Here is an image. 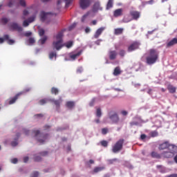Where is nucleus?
I'll return each mask as SVG.
<instances>
[{"label":"nucleus","mask_w":177,"mask_h":177,"mask_svg":"<svg viewBox=\"0 0 177 177\" xmlns=\"http://www.w3.org/2000/svg\"><path fill=\"white\" fill-rule=\"evenodd\" d=\"M160 57V52L154 48H151L149 50L147 56L146 57V63L149 66H153L158 62Z\"/></svg>","instance_id":"obj_1"},{"label":"nucleus","mask_w":177,"mask_h":177,"mask_svg":"<svg viewBox=\"0 0 177 177\" xmlns=\"http://www.w3.org/2000/svg\"><path fill=\"white\" fill-rule=\"evenodd\" d=\"M64 32V31L62 30L55 35V41H53V46L56 50H60L64 46L63 44Z\"/></svg>","instance_id":"obj_2"},{"label":"nucleus","mask_w":177,"mask_h":177,"mask_svg":"<svg viewBox=\"0 0 177 177\" xmlns=\"http://www.w3.org/2000/svg\"><path fill=\"white\" fill-rule=\"evenodd\" d=\"M32 136H33V138H37V140L39 143H44V142L48 139V134L44 136L41 133L39 130H32Z\"/></svg>","instance_id":"obj_3"},{"label":"nucleus","mask_w":177,"mask_h":177,"mask_svg":"<svg viewBox=\"0 0 177 177\" xmlns=\"http://www.w3.org/2000/svg\"><path fill=\"white\" fill-rule=\"evenodd\" d=\"M130 16H131L132 19L127 18V16H124L123 18V23H129V21H132V20H138L139 17H140V12L136 10H131L129 12Z\"/></svg>","instance_id":"obj_4"},{"label":"nucleus","mask_w":177,"mask_h":177,"mask_svg":"<svg viewBox=\"0 0 177 177\" xmlns=\"http://www.w3.org/2000/svg\"><path fill=\"white\" fill-rule=\"evenodd\" d=\"M169 150V151H164L161 153L164 158H172L175 154H177V146H171V149Z\"/></svg>","instance_id":"obj_5"},{"label":"nucleus","mask_w":177,"mask_h":177,"mask_svg":"<svg viewBox=\"0 0 177 177\" xmlns=\"http://www.w3.org/2000/svg\"><path fill=\"white\" fill-rule=\"evenodd\" d=\"M124 139H120L112 147V151L115 154L117 153H120V151H121V150H122V147L124 146Z\"/></svg>","instance_id":"obj_6"},{"label":"nucleus","mask_w":177,"mask_h":177,"mask_svg":"<svg viewBox=\"0 0 177 177\" xmlns=\"http://www.w3.org/2000/svg\"><path fill=\"white\" fill-rule=\"evenodd\" d=\"M109 118L113 122V124H118V122H120V117L115 111L109 112Z\"/></svg>","instance_id":"obj_7"},{"label":"nucleus","mask_w":177,"mask_h":177,"mask_svg":"<svg viewBox=\"0 0 177 177\" xmlns=\"http://www.w3.org/2000/svg\"><path fill=\"white\" fill-rule=\"evenodd\" d=\"M79 3L81 9L85 10V9H88L91 6L92 1L91 0H80Z\"/></svg>","instance_id":"obj_8"},{"label":"nucleus","mask_w":177,"mask_h":177,"mask_svg":"<svg viewBox=\"0 0 177 177\" xmlns=\"http://www.w3.org/2000/svg\"><path fill=\"white\" fill-rule=\"evenodd\" d=\"M172 146L176 145H171L169 144V142L165 141L159 145V150H165V149H169V150H171V149H172Z\"/></svg>","instance_id":"obj_9"},{"label":"nucleus","mask_w":177,"mask_h":177,"mask_svg":"<svg viewBox=\"0 0 177 177\" xmlns=\"http://www.w3.org/2000/svg\"><path fill=\"white\" fill-rule=\"evenodd\" d=\"M140 44L138 41L133 42L129 47H128V52H133V50H136V49H139Z\"/></svg>","instance_id":"obj_10"},{"label":"nucleus","mask_w":177,"mask_h":177,"mask_svg":"<svg viewBox=\"0 0 177 177\" xmlns=\"http://www.w3.org/2000/svg\"><path fill=\"white\" fill-rule=\"evenodd\" d=\"M11 30H15L18 31V32H21L23 31V28L17 24V23H12L10 25Z\"/></svg>","instance_id":"obj_11"},{"label":"nucleus","mask_w":177,"mask_h":177,"mask_svg":"<svg viewBox=\"0 0 177 177\" xmlns=\"http://www.w3.org/2000/svg\"><path fill=\"white\" fill-rule=\"evenodd\" d=\"M23 95V93H18L15 97L10 99L8 104H15L16 103V100L20 97Z\"/></svg>","instance_id":"obj_12"},{"label":"nucleus","mask_w":177,"mask_h":177,"mask_svg":"<svg viewBox=\"0 0 177 177\" xmlns=\"http://www.w3.org/2000/svg\"><path fill=\"white\" fill-rule=\"evenodd\" d=\"M50 102L54 103L56 106V109H60V104L63 102L62 97H59V100H50Z\"/></svg>","instance_id":"obj_13"},{"label":"nucleus","mask_w":177,"mask_h":177,"mask_svg":"<svg viewBox=\"0 0 177 177\" xmlns=\"http://www.w3.org/2000/svg\"><path fill=\"white\" fill-rule=\"evenodd\" d=\"M118 54L117 53V51L115 50H110L109 53V59L110 60H115L117 59V55Z\"/></svg>","instance_id":"obj_14"},{"label":"nucleus","mask_w":177,"mask_h":177,"mask_svg":"<svg viewBox=\"0 0 177 177\" xmlns=\"http://www.w3.org/2000/svg\"><path fill=\"white\" fill-rule=\"evenodd\" d=\"M103 31H104V28L101 27L100 28H98L95 33L94 34V38L95 39H97V38H99V37H100V35H102V32H103Z\"/></svg>","instance_id":"obj_15"},{"label":"nucleus","mask_w":177,"mask_h":177,"mask_svg":"<svg viewBox=\"0 0 177 177\" xmlns=\"http://www.w3.org/2000/svg\"><path fill=\"white\" fill-rule=\"evenodd\" d=\"M122 12H124L122 8H118V9L115 10L113 11V17H120V16H122Z\"/></svg>","instance_id":"obj_16"},{"label":"nucleus","mask_w":177,"mask_h":177,"mask_svg":"<svg viewBox=\"0 0 177 177\" xmlns=\"http://www.w3.org/2000/svg\"><path fill=\"white\" fill-rule=\"evenodd\" d=\"M97 10H102V8H100V3L95 2L93 6V11L97 12Z\"/></svg>","instance_id":"obj_17"},{"label":"nucleus","mask_w":177,"mask_h":177,"mask_svg":"<svg viewBox=\"0 0 177 177\" xmlns=\"http://www.w3.org/2000/svg\"><path fill=\"white\" fill-rule=\"evenodd\" d=\"M48 18V13L41 11L40 13V20L41 21H45V20H46V19Z\"/></svg>","instance_id":"obj_18"},{"label":"nucleus","mask_w":177,"mask_h":177,"mask_svg":"<svg viewBox=\"0 0 177 177\" xmlns=\"http://www.w3.org/2000/svg\"><path fill=\"white\" fill-rule=\"evenodd\" d=\"M113 5H114V0H109L106 3V10L111 9V8H113Z\"/></svg>","instance_id":"obj_19"},{"label":"nucleus","mask_w":177,"mask_h":177,"mask_svg":"<svg viewBox=\"0 0 177 177\" xmlns=\"http://www.w3.org/2000/svg\"><path fill=\"white\" fill-rule=\"evenodd\" d=\"M104 167H95L94 169L93 170V174H97L98 172H102V171H104Z\"/></svg>","instance_id":"obj_20"},{"label":"nucleus","mask_w":177,"mask_h":177,"mask_svg":"<svg viewBox=\"0 0 177 177\" xmlns=\"http://www.w3.org/2000/svg\"><path fill=\"white\" fill-rule=\"evenodd\" d=\"M124 32V28H118L114 30V35H121Z\"/></svg>","instance_id":"obj_21"},{"label":"nucleus","mask_w":177,"mask_h":177,"mask_svg":"<svg viewBox=\"0 0 177 177\" xmlns=\"http://www.w3.org/2000/svg\"><path fill=\"white\" fill-rule=\"evenodd\" d=\"M177 44V38H174L170 41H169L167 44V46L169 48V46H174V45H176Z\"/></svg>","instance_id":"obj_22"},{"label":"nucleus","mask_w":177,"mask_h":177,"mask_svg":"<svg viewBox=\"0 0 177 177\" xmlns=\"http://www.w3.org/2000/svg\"><path fill=\"white\" fill-rule=\"evenodd\" d=\"M167 89H168L169 93H175V92H176V87H175L172 85H169L167 87Z\"/></svg>","instance_id":"obj_23"},{"label":"nucleus","mask_w":177,"mask_h":177,"mask_svg":"<svg viewBox=\"0 0 177 177\" xmlns=\"http://www.w3.org/2000/svg\"><path fill=\"white\" fill-rule=\"evenodd\" d=\"M120 74H121V68H120V66H117L114 69L113 75L117 77V75H120Z\"/></svg>","instance_id":"obj_24"},{"label":"nucleus","mask_w":177,"mask_h":177,"mask_svg":"<svg viewBox=\"0 0 177 177\" xmlns=\"http://www.w3.org/2000/svg\"><path fill=\"white\" fill-rule=\"evenodd\" d=\"M81 51H79L78 53H75V54H72L70 55V58L72 60H75V59H77V57H79V56H81Z\"/></svg>","instance_id":"obj_25"},{"label":"nucleus","mask_w":177,"mask_h":177,"mask_svg":"<svg viewBox=\"0 0 177 177\" xmlns=\"http://www.w3.org/2000/svg\"><path fill=\"white\" fill-rule=\"evenodd\" d=\"M66 106L68 109H73L75 106V103L73 101H68L66 102Z\"/></svg>","instance_id":"obj_26"},{"label":"nucleus","mask_w":177,"mask_h":177,"mask_svg":"<svg viewBox=\"0 0 177 177\" xmlns=\"http://www.w3.org/2000/svg\"><path fill=\"white\" fill-rule=\"evenodd\" d=\"M50 100L48 99V98H44L41 99L39 101V103L41 106H44V104H46V103H48V102H50Z\"/></svg>","instance_id":"obj_27"},{"label":"nucleus","mask_w":177,"mask_h":177,"mask_svg":"<svg viewBox=\"0 0 177 177\" xmlns=\"http://www.w3.org/2000/svg\"><path fill=\"white\" fill-rule=\"evenodd\" d=\"M151 156L153 158H161V156L156 151H152Z\"/></svg>","instance_id":"obj_28"},{"label":"nucleus","mask_w":177,"mask_h":177,"mask_svg":"<svg viewBox=\"0 0 177 177\" xmlns=\"http://www.w3.org/2000/svg\"><path fill=\"white\" fill-rule=\"evenodd\" d=\"M51 93L53 95H59V88H57L56 87H53L51 88Z\"/></svg>","instance_id":"obj_29"},{"label":"nucleus","mask_w":177,"mask_h":177,"mask_svg":"<svg viewBox=\"0 0 177 177\" xmlns=\"http://www.w3.org/2000/svg\"><path fill=\"white\" fill-rule=\"evenodd\" d=\"M64 46H66L68 49H70L73 46V41H70L64 44Z\"/></svg>","instance_id":"obj_30"},{"label":"nucleus","mask_w":177,"mask_h":177,"mask_svg":"<svg viewBox=\"0 0 177 177\" xmlns=\"http://www.w3.org/2000/svg\"><path fill=\"white\" fill-rule=\"evenodd\" d=\"M96 116L98 117V118H100V117H102V109H100V108L97 109Z\"/></svg>","instance_id":"obj_31"},{"label":"nucleus","mask_w":177,"mask_h":177,"mask_svg":"<svg viewBox=\"0 0 177 177\" xmlns=\"http://www.w3.org/2000/svg\"><path fill=\"white\" fill-rule=\"evenodd\" d=\"M100 144L103 147H107V146H109V142H107L106 140L101 141Z\"/></svg>","instance_id":"obj_32"},{"label":"nucleus","mask_w":177,"mask_h":177,"mask_svg":"<svg viewBox=\"0 0 177 177\" xmlns=\"http://www.w3.org/2000/svg\"><path fill=\"white\" fill-rule=\"evenodd\" d=\"M28 44L30 45H34V44H35V39H34V37H30L28 39Z\"/></svg>","instance_id":"obj_33"},{"label":"nucleus","mask_w":177,"mask_h":177,"mask_svg":"<svg viewBox=\"0 0 177 177\" xmlns=\"http://www.w3.org/2000/svg\"><path fill=\"white\" fill-rule=\"evenodd\" d=\"M35 15H32V17H29L27 21L30 23H32L33 21H35Z\"/></svg>","instance_id":"obj_34"},{"label":"nucleus","mask_w":177,"mask_h":177,"mask_svg":"<svg viewBox=\"0 0 177 177\" xmlns=\"http://www.w3.org/2000/svg\"><path fill=\"white\" fill-rule=\"evenodd\" d=\"M48 39V37L46 36H44V37H42L39 41L41 43V45H44V44H45L46 42V40Z\"/></svg>","instance_id":"obj_35"},{"label":"nucleus","mask_w":177,"mask_h":177,"mask_svg":"<svg viewBox=\"0 0 177 177\" xmlns=\"http://www.w3.org/2000/svg\"><path fill=\"white\" fill-rule=\"evenodd\" d=\"M14 4H15V0H10L7 6H8V8H12V6H13Z\"/></svg>","instance_id":"obj_36"},{"label":"nucleus","mask_w":177,"mask_h":177,"mask_svg":"<svg viewBox=\"0 0 177 177\" xmlns=\"http://www.w3.org/2000/svg\"><path fill=\"white\" fill-rule=\"evenodd\" d=\"M75 27H77V23H73L72 25H71L68 27V30L71 31V30H73V28H75Z\"/></svg>","instance_id":"obj_37"},{"label":"nucleus","mask_w":177,"mask_h":177,"mask_svg":"<svg viewBox=\"0 0 177 177\" xmlns=\"http://www.w3.org/2000/svg\"><path fill=\"white\" fill-rule=\"evenodd\" d=\"M151 136L152 138H156V136H158V132L154 131L151 132Z\"/></svg>","instance_id":"obj_38"},{"label":"nucleus","mask_w":177,"mask_h":177,"mask_svg":"<svg viewBox=\"0 0 177 177\" xmlns=\"http://www.w3.org/2000/svg\"><path fill=\"white\" fill-rule=\"evenodd\" d=\"M1 21L3 24H7L8 21H9V19H8V18L4 17L1 19Z\"/></svg>","instance_id":"obj_39"},{"label":"nucleus","mask_w":177,"mask_h":177,"mask_svg":"<svg viewBox=\"0 0 177 177\" xmlns=\"http://www.w3.org/2000/svg\"><path fill=\"white\" fill-rule=\"evenodd\" d=\"M53 57H56V53L55 52H51L49 54V59H52Z\"/></svg>","instance_id":"obj_40"},{"label":"nucleus","mask_w":177,"mask_h":177,"mask_svg":"<svg viewBox=\"0 0 177 177\" xmlns=\"http://www.w3.org/2000/svg\"><path fill=\"white\" fill-rule=\"evenodd\" d=\"M19 5L23 8H26V0H19Z\"/></svg>","instance_id":"obj_41"},{"label":"nucleus","mask_w":177,"mask_h":177,"mask_svg":"<svg viewBox=\"0 0 177 177\" xmlns=\"http://www.w3.org/2000/svg\"><path fill=\"white\" fill-rule=\"evenodd\" d=\"M89 16V12H87L86 15H83L82 17V22L84 23L86 19Z\"/></svg>","instance_id":"obj_42"},{"label":"nucleus","mask_w":177,"mask_h":177,"mask_svg":"<svg viewBox=\"0 0 177 177\" xmlns=\"http://www.w3.org/2000/svg\"><path fill=\"white\" fill-rule=\"evenodd\" d=\"M119 55L121 57H124V56H125V50H120Z\"/></svg>","instance_id":"obj_43"},{"label":"nucleus","mask_w":177,"mask_h":177,"mask_svg":"<svg viewBox=\"0 0 177 177\" xmlns=\"http://www.w3.org/2000/svg\"><path fill=\"white\" fill-rule=\"evenodd\" d=\"M30 26V23L28 22V20H24L23 22V26L24 27H28Z\"/></svg>","instance_id":"obj_44"},{"label":"nucleus","mask_w":177,"mask_h":177,"mask_svg":"<svg viewBox=\"0 0 177 177\" xmlns=\"http://www.w3.org/2000/svg\"><path fill=\"white\" fill-rule=\"evenodd\" d=\"M45 35V30L44 29H40L39 30V35H40V37H42Z\"/></svg>","instance_id":"obj_45"},{"label":"nucleus","mask_w":177,"mask_h":177,"mask_svg":"<svg viewBox=\"0 0 177 177\" xmlns=\"http://www.w3.org/2000/svg\"><path fill=\"white\" fill-rule=\"evenodd\" d=\"M96 102V100L95 98H93V100H91V101L89 103V106L91 107L95 105V103Z\"/></svg>","instance_id":"obj_46"},{"label":"nucleus","mask_w":177,"mask_h":177,"mask_svg":"<svg viewBox=\"0 0 177 177\" xmlns=\"http://www.w3.org/2000/svg\"><path fill=\"white\" fill-rule=\"evenodd\" d=\"M66 2V7L68 8L70 6V3L73 2V0H64Z\"/></svg>","instance_id":"obj_47"},{"label":"nucleus","mask_w":177,"mask_h":177,"mask_svg":"<svg viewBox=\"0 0 177 177\" xmlns=\"http://www.w3.org/2000/svg\"><path fill=\"white\" fill-rule=\"evenodd\" d=\"M109 132V129L104 128L102 129V135H106Z\"/></svg>","instance_id":"obj_48"},{"label":"nucleus","mask_w":177,"mask_h":177,"mask_svg":"<svg viewBox=\"0 0 177 177\" xmlns=\"http://www.w3.org/2000/svg\"><path fill=\"white\" fill-rule=\"evenodd\" d=\"M30 89L29 88H25L23 91L19 92V93H23V95H24V93H27V92H30Z\"/></svg>","instance_id":"obj_49"},{"label":"nucleus","mask_w":177,"mask_h":177,"mask_svg":"<svg viewBox=\"0 0 177 177\" xmlns=\"http://www.w3.org/2000/svg\"><path fill=\"white\" fill-rule=\"evenodd\" d=\"M34 160H35V161L39 162V161H41V158L40 156H34Z\"/></svg>","instance_id":"obj_50"},{"label":"nucleus","mask_w":177,"mask_h":177,"mask_svg":"<svg viewBox=\"0 0 177 177\" xmlns=\"http://www.w3.org/2000/svg\"><path fill=\"white\" fill-rule=\"evenodd\" d=\"M23 132L25 135H30V130H28L27 129H24Z\"/></svg>","instance_id":"obj_51"},{"label":"nucleus","mask_w":177,"mask_h":177,"mask_svg":"<svg viewBox=\"0 0 177 177\" xmlns=\"http://www.w3.org/2000/svg\"><path fill=\"white\" fill-rule=\"evenodd\" d=\"M38 176H39V172L34 171L32 174V177H38Z\"/></svg>","instance_id":"obj_52"},{"label":"nucleus","mask_w":177,"mask_h":177,"mask_svg":"<svg viewBox=\"0 0 177 177\" xmlns=\"http://www.w3.org/2000/svg\"><path fill=\"white\" fill-rule=\"evenodd\" d=\"M8 44L9 45H13L15 44V40H13V39H8Z\"/></svg>","instance_id":"obj_53"},{"label":"nucleus","mask_w":177,"mask_h":177,"mask_svg":"<svg viewBox=\"0 0 177 177\" xmlns=\"http://www.w3.org/2000/svg\"><path fill=\"white\" fill-rule=\"evenodd\" d=\"M17 145V141H12V142H11V146H12V147H16Z\"/></svg>","instance_id":"obj_54"},{"label":"nucleus","mask_w":177,"mask_h":177,"mask_svg":"<svg viewBox=\"0 0 177 177\" xmlns=\"http://www.w3.org/2000/svg\"><path fill=\"white\" fill-rule=\"evenodd\" d=\"M17 161H18V160H17V158H13V159L11 160V162H12V164H17Z\"/></svg>","instance_id":"obj_55"},{"label":"nucleus","mask_w":177,"mask_h":177,"mask_svg":"<svg viewBox=\"0 0 177 177\" xmlns=\"http://www.w3.org/2000/svg\"><path fill=\"white\" fill-rule=\"evenodd\" d=\"M82 71H83L82 67H80V68H78L77 69V73L78 74H81V73H82Z\"/></svg>","instance_id":"obj_56"},{"label":"nucleus","mask_w":177,"mask_h":177,"mask_svg":"<svg viewBox=\"0 0 177 177\" xmlns=\"http://www.w3.org/2000/svg\"><path fill=\"white\" fill-rule=\"evenodd\" d=\"M40 156L45 157V156H48V151H43L40 153Z\"/></svg>","instance_id":"obj_57"},{"label":"nucleus","mask_w":177,"mask_h":177,"mask_svg":"<svg viewBox=\"0 0 177 177\" xmlns=\"http://www.w3.org/2000/svg\"><path fill=\"white\" fill-rule=\"evenodd\" d=\"M29 13H30V12H28V10H24V12H23V15H24V16H28V15Z\"/></svg>","instance_id":"obj_58"},{"label":"nucleus","mask_w":177,"mask_h":177,"mask_svg":"<svg viewBox=\"0 0 177 177\" xmlns=\"http://www.w3.org/2000/svg\"><path fill=\"white\" fill-rule=\"evenodd\" d=\"M130 125L133 127V125H139V123L138 122H130Z\"/></svg>","instance_id":"obj_59"},{"label":"nucleus","mask_w":177,"mask_h":177,"mask_svg":"<svg viewBox=\"0 0 177 177\" xmlns=\"http://www.w3.org/2000/svg\"><path fill=\"white\" fill-rule=\"evenodd\" d=\"M85 32H86V34L91 32V28H89V27H86L85 28Z\"/></svg>","instance_id":"obj_60"},{"label":"nucleus","mask_w":177,"mask_h":177,"mask_svg":"<svg viewBox=\"0 0 177 177\" xmlns=\"http://www.w3.org/2000/svg\"><path fill=\"white\" fill-rule=\"evenodd\" d=\"M121 114L122 115H128V111H121Z\"/></svg>","instance_id":"obj_61"},{"label":"nucleus","mask_w":177,"mask_h":177,"mask_svg":"<svg viewBox=\"0 0 177 177\" xmlns=\"http://www.w3.org/2000/svg\"><path fill=\"white\" fill-rule=\"evenodd\" d=\"M32 34L31 32H27L25 33V37H31Z\"/></svg>","instance_id":"obj_62"},{"label":"nucleus","mask_w":177,"mask_h":177,"mask_svg":"<svg viewBox=\"0 0 177 177\" xmlns=\"http://www.w3.org/2000/svg\"><path fill=\"white\" fill-rule=\"evenodd\" d=\"M146 138H147L146 134H142V135L140 136V139H141V140H144V139H145Z\"/></svg>","instance_id":"obj_63"},{"label":"nucleus","mask_w":177,"mask_h":177,"mask_svg":"<svg viewBox=\"0 0 177 177\" xmlns=\"http://www.w3.org/2000/svg\"><path fill=\"white\" fill-rule=\"evenodd\" d=\"M167 177H177V174H171Z\"/></svg>","instance_id":"obj_64"}]
</instances>
